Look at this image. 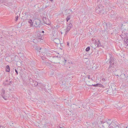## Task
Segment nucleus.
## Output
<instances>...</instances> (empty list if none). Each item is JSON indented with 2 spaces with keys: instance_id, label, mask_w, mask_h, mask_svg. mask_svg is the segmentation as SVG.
Wrapping results in <instances>:
<instances>
[{
  "instance_id": "obj_22",
  "label": "nucleus",
  "mask_w": 128,
  "mask_h": 128,
  "mask_svg": "<svg viewBox=\"0 0 128 128\" xmlns=\"http://www.w3.org/2000/svg\"><path fill=\"white\" fill-rule=\"evenodd\" d=\"M112 124H114V126H115L116 125H118V124L117 122L115 123L114 122H113L112 121Z\"/></svg>"
},
{
  "instance_id": "obj_8",
  "label": "nucleus",
  "mask_w": 128,
  "mask_h": 128,
  "mask_svg": "<svg viewBox=\"0 0 128 128\" xmlns=\"http://www.w3.org/2000/svg\"><path fill=\"white\" fill-rule=\"evenodd\" d=\"M112 122L111 120H108L106 122H103V124L102 125V126L104 127L107 124H108V125L111 124H112Z\"/></svg>"
},
{
  "instance_id": "obj_11",
  "label": "nucleus",
  "mask_w": 128,
  "mask_h": 128,
  "mask_svg": "<svg viewBox=\"0 0 128 128\" xmlns=\"http://www.w3.org/2000/svg\"><path fill=\"white\" fill-rule=\"evenodd\" d=\"M42 19L43 20L45 24L48 25H50V23L49 22H47L46 21H47L48 20V18H46V17H44L42 18Z\"/></svg>"
},
{
  "instance_id": "obj_42",
  "label": "nucleus",
  "mask_w": 128,
  "mask_h": 128,
  "mask_svg": "<svg viewBox=\"0 0 128 128\" xmlns=\"http://www.w3.org/2000/svg\"><path fill=\"white\" fill-rule=\"evenodd\" d=\"M42 49L41 48H39V50H41V49Z\"/></svg>"
},
{
  "instance_id": "obj_19",
  "label": "nucleus",
  "mask_w": 128,
  "mask_h": 128,
  "mask_svg": "<svg viewBox=\"0 0 128 128\" xmlns=\"http://www.w3.org/2000/svg\"><path fill=\"white\" fill-rule=\"evenodd\" d=\"M28 22L30 24V26H33V24H34V21L32 22V20L31 19H30L29 20Z\"/></svg>"
},
{
  "instance_id": "obj_27",
  "label": "nucleus",
  "mask_w": 128,
  "mask_h": 128,
  "mask_svg": "<svg viewBox=\"0 0 128 128\" xmlns=\"http://www.w3.org/2000/svg\"><path fill=\"white\" fill-rule=\"evenodd\" d=\"M90 47L88 46L86 48V52H88L90 50Z\"/></svg>"
},
{
  "instance_id": "obj_41",
  "label": "nucleus",
  "mask_w": 128,
  "mask_h": 128,
  "mask_svg": "<svg viewBox=\"0 0 128 128\" xmlns=\"http://www.w3.org/2000/svg\"><path fill=\"white\" fill-rule=\"evenodd\" d=\"M42 60H44V58H42Z\"/></svg>"
},
{
  "instance_id": "obj_13",
  "label": "nucleus",
  "mask_w": 128,
  "mask_h": 128,
  "mask_svg": "<svg viewBox=\"0 0 128 128\" xmlns=\"http://www.w3.org/2000/svg\"><path fill=\"white\" fill-rule=\"evenodd\" d=\"M49 54L48 52H43L42 54L44 56L43 57L45 58H46V56H47V57H48V56H49Z\"/></svg>"
},
{
  "instance_id": "obj_47",
  "label": "nucleus",
  "mask_w": 128,
  "mask_h": 128,
  "mask_svg": "<svg viewBox=\"0 0 128 128\" xmlns=\"http://www.w3.org/2000/svg\"><path fill=\"white\" fill-rule=\"evenodd\" d=\"M126 128H128V126L126 127Z\"/></svg>"
},
{
  "instance_id": "obj_34",
  "label": "nucleus",
  "mask_w": 128,
  "mask_h": 128,
  "mask_svg": "<svg viewBox=\"0 0 128 128\" xmlns=\"http://www.w3.org/2000/svg\"><path fill=\"white\" fill-rule=\"evenodd\" d=\"M67 46L68 47L69 46V42H67Z\"/></svg>"
},
{
  "instance_id": "obj_52",
  "label": "nucleus",
  "mask_w": 128,
  "mask_h": 128,
  "mask_svg": "<svg viewBox=\"0 0 128 128\" xmlns=\"http://www.w3.org/2000/svg\"><path fill=\"white\" fill-rule=\"evenodd\" d=\"M39 52H40V51H39Z\"/></svg>"
},
{
  "instance_id": "obj_44",
  "label": "nucleus",
  "mask_w": 128,
  "mask_h": 128,
  "mask_svg": "<svg viewBox=\"0 0 128 128\" xmlns=\"http://www.w3.org/2000/svg\"><path fill=\"white\" fill-rule=\"evenodd\" d=\"M42 33H44V31H42Z\"/></svg>"
},
{
  "instance_id": "obj_9",
  "label": "nucleus",
  "mask_w": 128,
  "mask_h": 128,
  "mask_svg": "<svg viewBox=\"0 0 128 128\" xmlns=\"http://www.w3.org/2000/svg\"><path fill=\"white\" fill-rule=\"evenodd\" d=\"M122 27L124 29L125 31L128 30V23H126L124 24H122Z\"/></svg>"
},
{
  "instance_id": "obj_18",
  "label": "nucleus",
  "mask_w": 128,
  "mask_h": 128,
  "mask_svg": "<svg viewBox=\"0 0 128 128\" xmlns=\"http://www.w3.org/2000/svg\"><path fill=\"white\" fill-rule=\"evenodd\" d=\"M126 76V75L124 74H122L120 75L121 78L122 79H126V78H127Z\"/></svg>"
},
{
  "instance_id": "obj_39",
  "label": "nucleus",
  "mask_w": 128,
  "mask_h": 128,
  "mask_svg": "<svg viewBox=\"0 0 128 128\" xmlns=\"http://www.w3.org/2000/svg\"><path fill=\"white\" fill-rule=\"evenodd\" d=\"M9 4L10 5H12V4L11 3H9Z\"/></svg>"
},
{
  "instance_id": "obj_49",
  "label": "nucleus",
  "mask_w": 128,
  "mask_h": 128,
  "mask_svg": "<svg viewBox=\"0 0 128 128\" xmlns=\"http://www.w3.org/2000/svg\"><path fill=\"white\" fill-rule=\"evenodd\" d=\"M7 81H8V80H6V82H7Z\"/></svg>"
},
{
  "instance_id": "obj_30",
  "label": "nucleus",
  "mask_w": 128,
  "mask_h": 128,
  "mask_svg": "<svg viewBox=\"0 0 128 128\" xmlns=\"http://www.w3.org/2000/svg\"><path fill=\"white\" fill-rule=\"evenodd\" d=\"M15 72L16 73V74L17 75H18V72L17 70L16 69H15Z\"/></svg>"
},
{
  "instance_id": "obj_43",
  "label": "nucleus",
  "mask_w": 128,
  "mask_h": 128,
  "mask_svg": "<svg viewBox=\"0 0 128 128\" xmlns=\"http://www.w3.org/2000/svg\"><path fill=\"white\" fill-rule=\"evenodd\" d=\"M112 6V8H113L114 9V8H115V7H114V6Z\"/></svg>"
},
{
  "instance_id": "obj_12",
  "label": "nucleus",
  "mask_w": 128,
  "mask_h": 128,
  "mask_svg": "<svg viewBox=\"0 0 128 128\" xmlns=\"http://www.w3.org/2000/svg\"><path fill=\"white\" fill-rule=\"evenodd\" d=\"M111 14V16L112 17L115 18L116 17V13L115 11H113V10H112V11L110 12Z\"/></svg>"
},
{
  "instance_id": "obj_23",
  "label": "nucleus",
  "mask_w": 128,
  "mask_h": 128,
  "mask_svg": "<svg viewBox=\"0 0 128 128\" xmlns=\"http://www.w3.org/2000/svg\"><path fill=\"white\" fill-rule=\"evenodd\" d=\"M70 15L68 16L66 18L67 22H68V20H70Z\"/></svg>"
},
{
  "instance_id": "obj_45",
  "label": "nucleus",
  "mask_w": 128,
  "mask_h": 128,
  "mask_svg": "<svg viewBox=\"0 0 128 128\" xmlns=\"http://www.w3.org/2000/svg\"><path fill=\"white\" fill-rule=\"evenodd\" d=\"M50 1H53V0H50Z\"/></svg>"
},
{
  "instance_id": "obj_36",
  "label": "nucleus",
  "mask_w": 128,
  "mask_h": 128,
  "mask_svg": "<svg viewBox=\"0 0 128 128\" xmlns=\"http://www.w3.org/2000/svg\"><path fill=\"white\" fill-rule=\"evenodd\" d=\"M104 122L103 121H101L100 122V124H102V123L103 124Z\"/></svg>"
},
{
  "instance_id": "obj_15",
  "label": "nucleus",
  "mask_w": 128,
  "mask_h": 128,
  "mask_svg": "<svg viewBox=\"0 0 128 128\" xmlns=\"http://www.w3.org/2000/svg\"><path fill=\"white\" fill-rule=\"evenodd\" d=\"M54 42L56 44H59L60 43V40L58 38H55L54 40Z\"/></svg>"
},
{
  "instance_id": "obj_25",
  "label": "nucleus",
  "mask_w": 128,
  "mask_h": 128,
  "mask_svg": "<svg viewBox=\"0 0 128 128\" xmlns=\"http://www.w3.org/2000/svg\"><path fill=\"white\" fill-rule=\"evenodd\" d=\"M114 125L112 124H111L110 125L108 126V127L109 128H114V127L115 126H113Z\"/></svg>"
},
{
  "instance_id": "obj_29",
  "label": "nucleus",
  "mask_w": 128,
  "mask_h": 128,
  "mask_svg": "<svg viewBox=\"0 0 128 128\" xmlns=\"http://www.w3.org/2000/svg\"><path fill=\"white\" fill-rule=\"evenodd\" d=\"M18 16H16L15 18V21H17L18 20Z\"/></svg>"
},
{
  "instance_id": "obj_1",
  "label": "nucleus",
  "mask_w": 128,
  "mask_h": 128,
  "mask_svg": "<svg viewBox=\"0 0 128 128\" xmlns=\"http://www.w3.org/2000/svg\"><path fill=\"white\" fill-rule=\"evenodd\" d=\"M108 55L109 58L106 62L108 64H109V66L108 69L109 73H110L114 70L116 66V62H115V59L113 55L110 54Z\"/></svg>"
},
{
  "instance_id": "obj_21",
  "label": "nucleus",
  "mask_w": 128,
  "mask_h": 128,
  "mask_svg": "<svg viewBox=\"0 0 128 128\" xmlns=\"http://www.w3.org/2000/svg\"><path fill=\"white\" fill-rule=\"evenodd\" d=\"M97 46L99 47L102 46L101 44V43L100 41L98 40V42Z\"/></svg>"
},
{
  "instance_id": "obj_28",
  "label": "nucleus",
  "mask_w": 128,
  "mask_h": 128,
  "mask_svg": "<svg viewBox=\"0 0 128 128\" xmlns=\"http://www.w3.org/2000/svg\"><path fill=\"white\" fill-rule=\"evenodd\" d=\"M63 64L64 65L66 63V61H67V60H66L64 58H63Z\"/></svg>"
},
{
  "instance_id": "obj_26",
  "label": "nucleus",
  "mask_w": 128,
  "mask_h": 128,
  "mask_svg": "<svg viewBox=\"0 0 128 128\" xmlns=\"http://www.w3.org/2000/svg\"><path fill=\"white\" fill-rule=\"evenodd\" d=\"M72 24L70 23L68 26V27L70 28H71L72 27Z\"/></svg>"
},
{
  "instance_id": "obj_20",
  "label": "nucleus",
  "mask_w": 128,
  "mask_h": 128,
  "mask_svg": "<svg viewBox=\"0 0 128 128\" xmlns=\"http://www.w3.org/2000/svg\"><path fill=\"white\" fill-rule=\"evenodd\" d=\"M70 29L71 28L68 27L67 26V27L66 28V34L68 33V32L70 30Z\"/></svg>"
},
{
  "instance_id": "obj_33",
  "label": "nucleus",
  "mask_w": 128,
  "mask_h": 128,
  "mask_svg": "<svg viewBox=\"0 0 128 128\" xmlns=\"http://www.w3.org/2000/svg\"><path fill=\"white\" fill-rule=\"evenodd\" d=\"M110 91V90H107V92L108 94H110V93L109 92Z\"/></svg>"
},
{
  "instance_id": "obj_3",
  "label": "nucleus",
  "mask_w": 128,
  "mask_h": 128,
  "mask_svg": "<svg viewBox=\"0 0 128 128\" xmlns=\"http://www.w3.org/2000/svg\"><path fill=\"white\" fill-rule=\"evenodd\" d=\"M29 84L31 85L32 86H36L38 85L40 87L42 88L41 86H40L41 84L40 83H38L36 81L32 79H30L29 80Z\"/></svg>"
},
{
  "instance_id": "obj_5",
  "label": "nucleus",
  "mask_w": 128,
  "mask_h": 128,
  "mask_svg": "<svg viewBox=\"0 0 128 128\" xmlns=\"http://www.w3.org/2000/svg\"><path fill=\"white\" fill-rule=\"evenodd\" d=\"M124 29H123V30L122 31V33L120 36H121L122 39H127L128 38V34L127 32H124Z\"/></svg>"
},
{
  "instance_id": "obj_7",
  "label": "nucleus",
  "mask_w": 128,
  "mask_h": 128,
  "mask_svg": "<svg viewBox=\"0 0 128 128\" xmlns=\"http://www.w3.org/2000/svg\"><path fill=\"white\" fill-rule=\"evenodd\" d=\"M1 94L2 96L5 100H7V97L5 96V91L4 89H2V90Z\"/></svg>"
},
{
  "instance_id": "obj_40",
  "label": "nucleus",
  "mask_w": 128,
  "mask_h": 128,
  "mask_svg": "<svg viewBox=\"0 0 128 128\" xmlns=\"http://www.w3.org/2000/svg\"><path fill=\"white\" fill-rule=\"evenodd\" d=\"M51 57H52V58H54V57H54V56H51Z\"/></svg>"
},
{
  "instance_id": "obj_35",
  "label": "nucleus",
  "mask_w": 128,
  "mask_h": 128,
  "mask_svg": "<svg viewBox=\"0 0 128 128\" xmlns=\"http://www.w3.org/2000/svg\"><path fill=\"white\" fill-rule=\"evenodd\" d=\"M88 79H90V75H87Z\"/></svg>"
},
{
  "instance_id": "obj_48",
  "label": "nucleus",
  "mask_w": 128,
  "mask_h": 128,
  "mask_svg": "<svg viewBox=\"0 0 128 128\" xmlns=\"http://www.w3.org/2000/svg\"><path fill=\"white\" fill-rule=\"evenodd\" d=\"M92 80H93L92 79V78H90Z\"/></svg>"
},
{
  "instance_id": "obj_37",
  "label": "nucleus",
  "mask_w": 128,
  "mask_h": 128,
  "mask_svg": "<svg viewBox=\"0 0 128 128\" xmlns=\"http://www.w3.org/2000/svg\"><path fill=\"white\" fill-rule=\"evenodd\" d=\"M0 128H5V127L2 126H1Z\"/></svg>"
},
{
  "instance_id": "obj_32",
  "label": "nucleus",
  "mask_w": 128,
  "mask_h": 128,
  "mask_svg": "<svg viewBox=\"0 0 128 128\" xmlns=\"http://www.w3.org/2000/svg\"><path fill=\"white\" fill-rule=\"evenodd\" d=\"M10 82H11V81H10L9 82V83H8L7 84H6V83H5V84L9 85H10Z\"/></svg>"
},
{
  "instance_id": "obj_31",
  "label": "nucleus",
  "mask_w": 128,
  "mask_h": 128,
  "mask_svg": "<svg viewBox=\"0 0 128 128\" xmlns=\"http://www.w3.org/2000/svg\"><path fill=\"white\" fill-rule=\"evenodd\" d=\"M114 128H119L118 125H116L114 127Z\"/></svg>"
},
{
  "instance_id": "obj_4",
  "label": "nucleus",
  "mask_w": 128,
  "mask_h": 128,
  "mask_svg": "<svg viewBox=\"0 0 128 128\" xmlns=\"http://www.w3.org/2000/svg\"><path fill=\"white\" fill-rule=\"evenodd\" d=\"M34 24H35V26L36 27L40 28L42 25L41 21L38 19H35L34 20Z\"/></svg>"
},
{
  "instance_id": "obj_16",
  "label": "nucleus",
  "mask_w": 128,
  "mask_h": 128,
  "mask_svg": "<svg viewBox=\"0 0 128 128\" xmlns=\"http://www.w3.org/2000/svg\"><path fill=\"white\" fill-rule=\"evenodd\" d=\"M127 39H124V44L126 46L128 45V38Z\"/></svg>"
},
{
  "instance_id": "obj_51",
  "label": "nucleus",
  "mask_w": 128,
  "mask_h": 128,
  "mask_svg": "<svg viewBox=\"0 0 128 128\" xmlns=\"http://www.w3.org/2000/svg\"><path fill=\"white\" fill-rule=\"evenodd\" d=\"M5 83H3V84H5Z\"/></svg>"
},
{
  "instance_id": "obj_17",
  "label": "nucleus",
  "mask_w": 128,
  "mask_h": 128,
  "mask_svg": "<svg viewBox=\"0 0 128 128\" xmlns=\"http://www.w3.org/2000/svg\"><path fill=\"white\" fill-rule=\"evenodd\" d=\"M6 71L8 72H10V69L9 65L6 66Z\"/></svg>"
},
{
  "instance_id": "obj_14",
  "label": "nucleus",
  "mask_w": 128,
  "mask_h": 128,
  "mask_svg": "<svg viewBox=\"0 0 128 128\" xmlns=\"http://www.w3.org/2000/svg\"><path fill=\"white\" fill-rule=\"evenodd\" d=\"M37 38L39 40H43V38L42 36L39 34H37Z\"/></svg>"
},
{
  "instance_id": "obj_6",
  "label": "nucleus",
  "mask_w": 128,
  "mask_h": 128,
  "mask_svg": "<svg viewBox=\"0 0 128 128\" xmlns=\"http://www.w3.org/2000/svg\"><path fill=\"white\" fill-rule=\"evenodd\" d=\"M87 84L88 86H97V87H102V88H104V86H103L102 84H88V82H87Z\"/></svg>"
},
{
  "instance_id": "obj_24",
  "label": "nucleus",
  "mask_w": 128,
  "mask_h": 128,
  "mask_svg": "<svg viewBox=\"0 0 128 128\" xmlns=\"http://www.w3.org/2000/svg\"><path fill=\"white\" fill-rule=\"evenodd\" d=\"M7 0H0V3H2L6 2Z\"/></svg>"
},
{
  "instance_id": "obj_46",
  "label": "nucleus",
  "mask_w": 128,
  "mask_h": 128,
  "mask_svg": "<svg viewBox=\"0 0 128 128\" xmlns=\"http://www.w3.org/2000/svg\"><path fill=\"white\" fill-rule=\"evenodd\" d=\"M62 82H64V80H62ZM62 82V83H63V82Z\"/></svg>"
},
{
  "instance_id": "obj_10",
  "label": "nucleus",
  "mask_w": 128,
  "mask_h": 128,
  "mask_svg": "<svg viewBox=\"0 0 128 128\" xmlns=\"http://www.w3.org/2000/svg\"><path fill=\"white\" fill-rule=\"evenodd\" d=\"M44 64L48 66H50L51 64L50 62L49 61H47L46 60H44L42 62Z\"/></svg>"
},
{
  "instance_id": "obj_2",
  "label": "nucleus",
  "mask_w": 128,
  "mask_h": 128,
  "mask_svg": "<svg viewBox=\"0 0 128 128\" xmlns=\"http://www.w3.org/2000/svg\"><path fill=\"white\" fill-rule=\"evenodd\" d=\"M95 11L96 13L100 15L103 14L105 12L104 10L103 9V7L100 5H98L97 6Z\"/></svg>"
},
{
  "instance_id": "obj_50",
  "label": "nucleus",
  "mask_w": 128,
  "mask_h": 128,
  "mask_svg": "<svg viewBox=\"0 0 128 128\" xmlns=\"http://www.w3.org/2000/svg\"><path fill=\"white\" fill-rule=\"evenodd\" d=\"M64 78H66V77H65H65H64Z\"/></svg>"
},
{
  "instance_id": "obj_38",
  "label": "nucleus",
  "mask_w": 128,
  "mask_h": 128,
  "mask_svg": "<svg viewBox=\"0 0 128 128\" xmlns=\"http://www.w3.org/2000/svg\"><path fill=\"white\" fill-rule=\"evenodd\" d=\"M105 79L104 78H103L102 79V80L104 81L105 80Z\"/></svg>"
}]
</instances>
